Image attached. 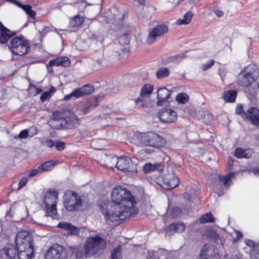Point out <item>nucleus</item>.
<instances>
[{
  "label": "nucleus",
  "instance_id": "f257e3e1",
  "mask_svg": "<svg viewBox=\"0 0 259 259\" xmlns=\"http://www.w3.org/2000/svg\"><path fill=\"white\" fill-rule=\"evenodd\" d=\"M138 201L131 191L117 186L112 190L111 201L108 202L107 204L101 205L100 209L107 223H115L118 225L138 214L139 210L136 207Z\"/></svg>",
  "mask_w": 259,
  "mask_h": 259
},
{
  "label": "nucleus",
  "instance_id": "f03ea898",
  "mask_svg": "<svg viewBox=\"0 0 259 259\" xmlns=\"http://www.w3.org/2000/svg\"><path fill=\"white\" fill-rule=\"evenodd\" d=\"M106 246V242L100 236L88 238L84 244L83 253L81 245H72L69 247V251L73 259H84V257H91L96 254L98 251Z\"/></svg>",
  "mask_w": 259,
  "mask_h": 259
},
{
  "label": "nucleus",
  "instance_id": "7ed1b4c3",
  "mask_svg": "<svg viewBox=\"0 0 259 259\" xmlns=\"http://www.w3.org/2000/svg\"><path fill=\"white\" fill-rule=\"evenodd\" d=\"M15 241L19 259H32L34 255L33 239L29 232L27 231L19 232Z\"/></svg>",
  "mask_w": 259,
  "mask_h": 259
},
{
  "label": "nucleus",
  "instance_id": "20e7f679",
  "mask_svg": "<svg viewBox=\"0 0 259 259\" xmlns=\"http://www.w3.org/2000/svg\"><path fill=\"white\" fill-rule=\"evenodd\" d=\"M258 77V68L254 64H250L238 74L237 83L241 87L247 88L256 81Z\"/></svg>",
  "mask_w": 259,
  "mask_h": 259
},
{
  "label": "nucleus",
  "instance_id": "39448f33",
  "mask_svg": "<svg viewBox=\"0 0 259 259\" xmlns=\"http://www.w3.org/2000/svg\"><path fill=\"white\" fill-rule=\"evenodd\" d=\"M139 141L144 146L156 148L163 147L166 142L164 138L153 132L141 133Z\"/></svg>",
  "mask_w": 259,
  "mask_h": 259
},
{
  "label": "nucleus",
  "instance_id": "423d86ee",
  "mask_svg": "<svg viewBox=\"0 0 259 259\" xmlns=\"http://www.w3.org/2000/svg\"><path fill=\"white\" fill-rule=\"evenodd\" d=\"M63 205L68 211L78 210L82 206V201L80 195L71 190L65 191L63 197Z\"/></svg>",
  "mask_w": 259,
  "mask_h": 259
},
{
  "label": "nucleus",
  "instance_id": "0eeeda50",
  "mask_svg": "<svg viewBox=\"0 0 259 259\" xmlns=\"http://www.w3.org/2000/svg\"><path fill=\"white\" fill-rule=\"evenodd\" d=\"M9 48L13 54L23 56L27 54L30 46L28 40L23 35H21L12 38Z\"/></svg>",
  "mask_w": 259,
  "mask_h": 259
},
{
  "label": "nucleus",
  "instance_id": "6e6552de",
  "mask_svg": "<svg viewBox=\"0 0 259 259\" xmlns=\"http://www.w3.org/2000/svg\"><path fill=\"white\" fill-rule=\"evenodd\" d=\"M58 200V193L54 190L47 191L44 199L47 216L54 218L57 213V203Z\"/></svg>",
  "mask_w": 259,
  "mask_h": 259
},
{
  "label": "nucleus",
  "instance_id": "1a4fd4ad",
  "mask_svg": "<svg viewBox=\"0 0 259 259\" xmlns=\"http://www.w3.org/2000/svg\"><path fill=\"white\" fill-rule=\"evenodd\" d=\"M68 252L66 248L58 244H54L46 252V259H67Z\"/></svg>",
  "mask_w": 259,
  "mask_h": 259
},
{
  "label": "nucleus",
  "instance_id": "9d476101",
  "mask_svg": "<svg viewBox=\"0 0 259 259\" xmlns=\"http://www.w3.org/2000/svg\"><path fill=\"white\" fill-rule=\"evenodd\" d=\"M168 30V25L165 23L156 25L149 31V33L146 38V42L149 45L153 44L158 38L167 33Z\"/></svg>",
  "mask_w": 259,
  "mask_h": 259
},
{
  "label": "nucleus",
  "instance_id": "9b49d317",
  "mask_svg": "<svg viewBox=\"0 0 259 259\" xmlns=\"http://www.w3.org/2000/svg\"><path fill=\"white\" fill-rule=\"evenodd\" d=\"M95 90L94 86L92 84H85L78 88H75L69 94L65 95L64 100H68L72 97L79 98L83 96L92 94Z\"/></svg>",
  "mask_w": 259,
  "mask_h": 259
},
{
  "label": "nucleus",
  "instance_id": "f8f14e48",
  "mask_svg": "<svg viewBox=\"0 0 259 259\" xmlns=\"http://www.w3.org/2000/svg\"><path fill=\"white\" fill-rule=\"evenodd\" d=\"M159 119L164 123H171L175 122L178 118L177 112L169 108H163L157 114Z\"/></svg>",
  "mask_w": 259,
  "mask_h": 259
},
{
  "label": "nucleus",
  "instance_id": "ddd939ff",
  "mask_svg": "<svg viewBox=\"0 0 259 259\" xmlns=\"http://www.w3.org/2000/svg\"><path fill=\"white\" fill-rule=\"evenodd\" d=\"M71 65V61L69 58L66 56H60L51 60L47 64V68L49 73L54 72L53 66H63L68 67Z\"/></svg>",
  "mask_w": 259,
  "mask_h": 259
},
{
  "label": "nucleus",
  "instance_id": "4468645a",
  "mask_svg": "<svg viewBox=\"0 0 259 259\" xmlns=\"http://www.w3.org/2000/svg\"><path fill=\"white\" fill-rule=\"evenodd\" d=\"M113 163H109V168L113 169L116 167L118 170L124 171L128 170L129 168V160L126 156H120L118 158L117 157H114L112 158Z\"/></svg>",
  "mask_w": 259,
  "mask_h": 259
},
{
  "label": "nucleus",
  "instance_id": "2eb2a0df",
  "mask_svg": "<svg viewBox=\"0 0 259 259\" xmlns=\"http://www.w3.org/2000/svg\"><path fill=\"white\" fill-rule=\"evenodd\" d=\"M255 126H259V109L254 106L250 107L246 110L244 118Z\"/></svg>",
  "mask_w": 259,
  "mask_h": 259
},
{
  "label": "nucleus",
  "instance_id": "dca6fc26",
  "mask_svg": "<svg viewBox=\"0 0 259 259\" xmlns=\"http://www.w3.org/2000/svg\"><path fill=\"white\" fill-rule=\"evenodd\" d=\"M99 98L100 97H99L93 96L87 99L83 107L81 109L82 114L83 115L87 114L98 106L99 103Z\"/></svg>",
  "mask_w": 259,
  "mask_h": 259
},
{
  "label": "nucleus",
  "instance_id": "f3484780",
  "mask_svg": "<svg viewBox=\"0 0 259 259\" xmlns=\"http://www.w3.org/2000/svg\"><path fill=\"white\" fill-rule=\"evenodd\" d=\"M16 34V32L12 31L6 27L3 23L0 22V43L2 44H6L8 41Z\"/></svg>",
  "mask_w": 259,
  "mask_h": 259
},
{
  "label": "nucleus",
  "instance_id": "a211bd4d",
  "mask_svg": "<svg viewBox=\"0 0 259 259\" xmlns=\"http://www.w3.org/2000/svg\"><path fill=\"white\" fill-rule=\"evenodd\" d=\"M64 128L73 129L77 127L80 124L79 120L74 114L63 118Z\"/></svg>",
  "mask_w": 259,
  "mask_h": 259
},
{
  "label": "nucleus",
  "instance_id": "6ab92c4d",
  "mask_svg": "<svg viewBox=\"0 0 259 259\" xmlns=\"http://www.w3.org/2000/svg\"><path fill=\"white\" fill-rule=\"evenodd\" d=\"M171 94V91L165 87L160 88L157 92L158 100L157 105L162 106L163 103L170 98Z\"/></svg>",
  "mask_w": 259,
  "mask_h": 259
},
{
  "label": "nucleus",
  "instance_id": "aec40b11",
  "mask_svg": "<svg viewBox=\"0 0 259 259\" xmlns=\"http://www.w3.org/2000/svg\"><path fill=\"white\" fill-rule=\"evenodd\" d=\"M179 178L175 176L164 177L163 179V188L166 190L173 189L179 185Z\"/></svg>",
  "mask_w": 259,
  "mask_h": 259
},
{
  "label": "nucleus",
  "instance_id": "412c9836",
  "mask_svg": "<svg viewBox=\"0 0 259 259\" xmlns=\"http://www.w3.org/2000/svg\"><path fill=\"white\" fill-rule=\"evenodd\" d=\"M164 165L162 163H155L152 164L146 163L143 166V170L145 174L150 173L154 171L161 172L164 170Z\"/></svg>",
  "mask_w": 259,
  "mask_h": 259
},
{
  "label": "nucleus",
  "instance_id": "4be33fe9",
  "mask_svg": "<svg viewBox=\"0 0 259 259\" xmlns=\"http://www.w3.org/2000/svg\"><path fill=\"white\" fill-rule=\"evenodd\" d=\"M1 253L7 258L14 259L17 254V247L10 246L9 247H4L1 250Z\"/></svg>",
  "mask_w": 259,
  "mask_h": 259
},
{
  "label": "nucleus",
  "instance_id": "5701e85b",
  "mask_svg": "<svg viewBox=\"0 0 259 259\" xmlns=\"http://www.w3.org/2000/svg\"><path fill=\"white\" fill-rule=\"evenodd\" d=\"M253 151L250 149H244L242 148H236L235 156L238 158H249L252 156Z\"/></svg>",
  "mask_w": 259,
  "mask_h": 259
},
{
  "label": "nucleus",
  "instance_id": "b1692460",
  "mask_svg": "<svg viewBox=\"0 0 259 259\" xmlns=\"http://www.w3.org/2000/svg\"><path fill=\"white\" fill-rule=\"evenodd\" d=\"M199 256L203 259H220L219 254L213 249L202 250Z\"/></svg>",
  "mask_w": 259,
  "mask_h": 259
},
{
  "label": "nucleus",
  "instance_id": "393cba45",
  "mask_svg": "<svg viewBox=\"0 0 259 259\" xmlns=\"http://www.w3.org/2000/svg\"><path fill=\"white\" fill-rule=\"evenodd\" d=\"M237 96V92L231 90L224 92L223 98L226 102L233 103L236 101Z\"/></svg>",
  "mask_w": 259,
  "mask_h": 259
},
{
  "label": "nucleus",
  "instance_id": "a878e982",
  "mask_svg": "<svg viewBox=\"0 0 259 259\" xmlns=\"http://www.w3.org/2000/svg\"><path fill=\"white\" fill-rule=\"evenodd\" d=\"M185 229L186 226L183 223H173L168 226V229L171 233H182Z\"/></svg>",
  "mask_w": 259,
  "mask_h": 259
},
{
  "label": "nucleus",
  "instance_id": "bb28decb",
  "mask_svg": "<svg viewBox=\"0 0 259 259\" xmlns=\"http://www.w3.org/2000/svg\"><path fill=\"white\" fill-rule=\"evenodd\" d=\"M49 123L53 129L64 128L63 118H53L49 121Z\"/></svg>",
  "mask_w": 259,
  "mask_h": 259
},
{
  "label": "nucleus",
  "instance_id": "cd10ccee",
  "mask_svg": "<svg viewBox=\"0 0 259 259\" xmlns=\"http://www.w3.org/2000/svg\"><path fill=\"white\" fill-rule=\"evenodd\" d=\"M154 89L153 85L151 83L145 84L141 89L140 95L146 98H149Z\"/></svg>",
  "mask_w": 259,
  "mask_h": 259
},
{
  "label": "nucleus",
  "instance_id": "c85d7f7f",
  "mask_svg": "<svg viewBox=\"0 0 259 259\" xmlns=\"http://www.w3.org/2000/svg\"><path fill=\"white\" fill-rule=\"evenodd\" d=\"M84 21L83 17L77 14L70 19L69 25L72 28L77 27L81 26Z\"/></svg>",
  "mask_w": 259,
  "mask_h": 259
},
{
  "label": "nucleus",
  "instance_id": "c756f323",
  "mask_svg": "<svg viewBox=\"0 0 259 259\" xmlns=\"http://www.w3.org/2000/svg\"><path fill=\"white\" fill-rule=\"evenodd\" d=\"M56 164V162L54 160H48L38 166L40 172L45 171H49L52 170L54 166Z\"/></svg>",
  "mask_w": 259,
  "mask_h": 259
},
{
  "label": "nucleus",
  "instance_id": "7c9ffc66",
  "mask_svg": "<svg viewBox=\"0 0 259 259\" xmlns=\"http://www.w3.org/2000/svg\"><path fill=\"white\" fill-rule=\"evenodd\" d=\"M193 15L191 11H188L184 15L183 19H178L176 23L178 25L188 24L191 22Z\"/></svg>",
  "mask_w": 259,
  "mask_h": 259
},
{
  "label": "nucleus",
  "instance_id": "2f4dec72",
  "mask_svg": "<svg viewBox=\"0 0 259 259\" xmlns=\"http://www.w3.org/2000/svg\"><path fill=\"white\" fill-rule=\"evenodd\" d=\"M234 173L233 172H229L225 176H219L218 177L219 180L223 182L225 187L228 189L230 187L229 182L231 181V178L234 177Z\"/></svg>",
  "mask_w": 259,
  "mask_h": 259
},
{
  "label": "nucleus",
  "instance_id": "473e14b6",
  "mask_svg": "<svg viewBox=\"0 0 259 259\" xmlns=\"http://www.w3.org/2000/svg\"><path fill=\"white\" fill-rule=\"evenodd\" d=\"M201 224H205L207 223H214L215 219L213 218L212 214L210 212H208L203 214L199 220Z\"/></svg>",
  "mask_w": 259,
  "mask_h": 259
},
{
  "label": "nucleus",
  "instance_id": "72a5a7b5",
  "mask_svg": "<svg viewBox=\"0 0 259 259\" xmlns=\"http://www.w3.org/2000/svg\"><path fill=\"white\" fill-rule=\"evenodd\" d=\"M111 257V259H122V247L121 245H119L113 249Z\"/></svg>",
  "mask_w": 259,
  "mask_h": 259
},
{
  "label": "nucleus",
  "instance_id": "f704fd0d",
  "mask_svg": "<svg viewBox=\"0 0 259 259\" xmlns=\"http://www.w3.org/2000/svg\"><path fill=\"white\" fill-rule=\"evenodd\" d=\"M186 57V55L184 54H179L175 56H172L168 57L166 59V62L167 63L170 62H179L182 59Z\"/></svg>",
  "mask_w": 259,
  "mask_h": 259
},
{
  "label": "nucleus",
  "instance_id": "c9c22d12",
  "mask_svg": "<svg viewBox=\"0 0 259 259\" xmlns=\"http://www.w3.org/2000/svg\"><path fill=\"white\" fill-rule=\"evenodd\" d=\"M145 99L146 98L144 97H141L140 95V97L135 101L136 108L141 109L147 107V104Z\"/></svg>",
  "mask_w": 259,
  "mask_h": 259
},
{
  "label": "nucleus",
  "instance_id": "e433bc0d",
  "mask_svg": "<svg viewBox=\"0 0 259 259\" xmlns=\"http://www.w3.org/2000/svg\"><path fill=\"white\" fill-rule=\"evenodd\" d=\"M169 75V71L167 67H162L158 69L156 72V76L158 78L161 79L166 77Z\"/></svg>",
  "mask_w": 259,
  "mask_h": 259
},
{
  "label": "nucleus",
  "instance_id": "4c0bfd02",
  "mask_svg": "<svg viewBox=\"0 0 259 259\" xmlns=\"http://www.w3.org/2000/svg\"><path fill=\"white\" fill-rule=\"evenodd\" d=\"M189 99V96L185 93H179L176 96V101L181 104L186 103Z\"/></svg>",
  "mask_w": 259,
  "mask_h": 259
},
{
  "label": "nucleus",
  "instance_id": "58836bf2",
  "mask_svg": "<svg viewBox=\"0 0 259 259\" xmlns=\"http://www.w3.org/2000/svg\"><path fill=\"white\" fill-rule=\"evenodd\" d=\"M128 51L124 48L117 52L116 57L119 61H123L128 58Z\"/></svg>",
  "mask_w": 259,
  "mask_h": 259
},
{
  "label": "nucleus",
  "instance_id": "ea45409f",
  "mask_svg": "<svg viewBox=\"0 0 259 259\" xmlns=\"http://www.w3.org/2000/svg\"><path fill=\"white\" fill-rule=\"evenodd\" d=\"M236 114L240 115L244 119L246 111L244 110L243 106L241 104H238L235 108Z\"/></svg>",
  "mask_w": 259,
  "mask_h": 259
},
{
  "label": "nucleus",
  "instance_id": "a19ab883",
  "mask_svg": "<svg viewBox=\"0 0 259 259\" xmlns=\"http://www.w3.org/2000/svg\"><path fill=\"white\" fill-rule=\"evenodd\" d=\"M67 231H68V234L74 235H78L80 232L78 228L74 226L71 224H70Z\"/></svg>",
  "mask_w": 259,
  "mask_h": 259
},
{
  "label": "nucleus",
  "instance_id": "79ce46f5",
  "mask_svg": "<svg viewBox=\"0 0 259 259\" xmlns=\"http://www.w3.org/2000/svg\"><path fill=\"white\" fill-rule=\"evenodd\" d=\"M214 60L213 59L209 60L205 64H203L202 70L205 71L210 68L214 64Z\"/></svg>",
  "mask_w": 259,
  "mask_h": 259
},
{
  "label": "nucleus",
  "instance_id": "37998d69",
  "mask_svg": "<svg viewBox=\"0 0 259 259\" xmlns=\"http://www.w3.org/2000/svg\"><path fill=\"white\" fill-rule=\"evenodd\" d=\"M28 181L27 177H23L19 182L18 189H21L26 185Z\"/></svg>",
  "mask_w": 259,
  "mask_h": 259
},
{
  "label": "nucleus",
  "instance_id": "c03bdc74",
  "mask_svg": "<svg viewBox=\"0 0 259 259\" xmlns=\"http://www.w3.org/2000/svg\"><path fill=\"white\" fill-rule=\"evenodd\" d=\"M55 145L56 148L60 151L64 150L65 147V144L64 142L62 141L57 142Z\"/></svg>",
  "mask_w": 259,
  "mask_h": 259
},
{
  "label": "nucleus",
  "instance_id": "a18cd8bd",
  "mask_svg": "<svg viewBox=\"0 0 259 259\" xmlns=\"http://www.w3.org/2000/svg\"><path fill=\"white\" fill-rule=\"evenodd\" d=\"M17 5L21 8L23 10H24L26 13H27L28 12H29V11L32 9V7L30 5H23L20 2L18 3Z\"/></svg>",
  "mask_w": 259,
  "mask_h": 259
},
{
  "label": "nucleus",
  "instance_id": "49530a36",
  "mask_svg": "<svg viewBox=\"0 0 259 259\" xmlns=\"http://www.w3.org/2000/svg\"><path fill=\"white\" fill-rule=\"evenodd\" d=\"M51 95H50V93L45 92L42 94L40 97V99L42 102H45L47 99L50 98Z\"/></svg>",
  "mask_w": 259,
  "mask_h": 259
},
{
  "label": "nucleus",
  "instance_id": "de8ad7c7",
  "mask_svg": "<svg viewBox=\"0 0 259 259\" xmlns=\"http://www.w3.org/2000/svg\"><path fill=\"white\" fill-rule=\"evenodd\" d=\"M70 224V223L67 222H61L58 224L57 227L67 230Z\"/></svg>",
  "mask_w": 259,
  "mask_h": 259
},
{
  "label": "nucleus",
  "instance_id": "09e8293b",
  "mask_svg": "<svg viewBox=\"0 0 259 259\" xmlns=\"http://www.w3.org/2000/svg\"><path fill=\"white\" fill-rule=\"evenodd\" d=\"M28 136V130L27 129L21 131L19 134V138L20 139H26Z\"/></svg>",
  "mask_w": 259,
  "mask_h": 259
},
{
  "label": "nucleus",
  "instance_id": "8fccbe9b",
  "mask_svg": "<svg viewBox=\"0 0 259 259\" xmlns=\"http://www.w3.org/2000/svg\"><path fill=\"white\" fill-rule=\"evenodd\" d=\"M39 171L40 172L39 169L38 168V166L37 168L33 169L29 171L28 177L29 178L34 177L35 175H36L38 173Z\"/></svg>",
  "mask_w": 259,
  "mask_h": 259
},
{
  "label": "nucleus",
  "instance_id": "3c124183",
  "mask_svg": "<svg viewBox=\"0 0 259 259\" xmlns=\"http://www.w3.org/2000/svg\"><path fill=\"white\" fill-rule=\"evenodd\" d=\"M213 13L218 17H222L224 15V12L219 9L213 10Z\"/></svg>",
  "mask_w": 259,
  "mask_h": 259
},
{
  "label": "nucleus",
  "instance_id": "603ef678",
  "mask_svg": "<svg viewBox=\"0 0 259 259\" xmlns=\"http://www.w3.org/2000/svg\"><path fill=\"white\" fill-rule=\"evenodd\" d=\"M46 145L47 147L51 148L55 145L53 140L51 139L48 140L46 141Z\"/></svg>",
  "mask_w": 259,
  "mask_h": 259
},
{
  "label": "nucleus",
  "instance_id": "864d4df0",
  "mask_svg": "<svg viewBox=\"0 0 259 259\" xmlns=\"http://www.w3.org/2000/svg\"><path fill=\"white\" fill-rule=\"evenodd\" d=\"M235 233L236 235V239L237 240L240 239L243 237V234L240 231L238 230H235Z\"/></svg>",
  "mask_w": 259,
  "mask_h": 259
},
{
  "label": "nucleus",
  "instance_id": "5fc2aeb1",
  "mask_svg": "<svg viewBox=\"0 0 259 259\" xmlns=\"http://www.w3.org/2000/svg\"><path fill=\"white\" fill-rule=\"evenodd\" d=\"M27 14L32 18H35L36 14L35 11L32 9Z\"/></svg>",
  "mask_w": 259,
  "mask_h": 259
},
{
  "label": "nucleus",
  "instance_id": "6e6d98bb",
  "mask_svg": "<svg viewBox=\"0 0 259 259\" xmlns=\"http://www.w3.org/2000/svg\"><path fill=\"white\" fill-rule=\"evenodd\" d=\"M116 156H109L107 159L106 166L109 168V163H113L112 158Z\"/></svg>",
  "mask_w": 259,
  "mask_h": 259
},
{
  "label": "nucleus",
  "instance_id": "4d7b16f0",
  "mask_svg": "<svg viewBox=\"0 0 259 259\" xmlns=\"http://www.w3.org/2000/svg\"><path fill=\"white\" fill-rule=\"evenodd\" d=\"M32 87L36 90L35 95L39 94L41 93V92H42V91H43L42 89L37 88V87L34 85H32Z\"/></svg>",
  "mask_w": 259,
  "mask_h": 259
},
{
  "label": "nucleus",
  "instance_id": "13d9d810",
  "mask_svg": "<svg viewBox=\"0 0 259 259\" xmlns=\"http://www.w3.org/2000/svg\"><path fill=\"white\" fill-rule=\"evenodd\" d=\"M252 172L254 175H259V167L253 169Z\"/></svg>",
  "mask_w": 259,
  "mask_h": 259
},
{
  "label": "nucleus",
  "instance_id": "bf43d9fd",
  "mask_svg": "<svg viewBox=\"0 0 259 259\" xmlns=\"http://www.w3.org/2000/svg\"><path fill=\"white\" fill-rule=\"evenodd\" d=\"M56 91L55 88L54 87H51L49 91L48 92V93H50V95H51L52 93L55 92Z\"/></svg>",
  "mask_w": 259,
  "mask_h": 259
},
{
  "label": "nucleus",
  "instance_id": "052dcab7",
  "mask_svg": "<svg viewBox=\"0 0 259 259\" xmlns=\"http://www.w3.org/2000/svg\"><path fill=\"white\" fill-rule=\"evenodd\" d=\"M184 196L185 198L189 199L190 197V195L189 194V193L186 192L184 193Z\"/></svg>",
  "mask_w": 259,
  "mask_h": 259
},
{
  "label": "nucleus",
  "instance_id": "680f3d73",
  "mask_svg": "<svg viewBox=\"0 0 259 259\" xmlns=\"http://www.w3.org/2000/svg\"><path fill=\"white\" fill-rule=\"evenodd\" d=\"M256 252L255 254H256V255H258V256L257 257H258V259H259V250L258 249L256 250Z\"/></svg>",
  "mask_w": 259,
  "mask_h": 259
},
{
  "label": "nucleus",
  "instance_id": "e2e57ef3",
  "mask_svg": "<svg viewBox=\"0 0 259 259\" xmlns=\"http://www.w3.org/2000/svg\"><path fill=\"white\" fill-rule=\"evenodd\" d=\"M144 151H145V153H148H148H149L150 152V150H149V149H147L144 150Z\"/></svg>",
  "mask_w": 259,
  "mask_h": 259
},
{
  "label": "nucleus",
  "instance_id": "0e129e2a",
  "mask_svg": "<svg viewBox=\"0 0 259 259\" xmlns=\"http://www.w3.org/2000/svg\"><path fill=\"white\" fill-rule=\"evenodd\" d=\"M198 259H203V258H201L200 256H199V258Z\"/></svg>",
  "mask_w": 259,
  "mask_h": 259
}]
</instances>
